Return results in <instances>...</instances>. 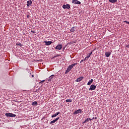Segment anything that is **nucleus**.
I'll return each instance as SVG.
<instances>
[{
    "instance_id": "1",
    "label": "nucleus",
    "mask_w": 129,
    "mask_h": 129,
    "mask_svg": "<svg viewBox=\"0 0 129 129\" xmlns=\"http://www.w3.org/2000/svg\"><path fill=\"white\" fill-rule=\"evenodd\" d=\"M75 65H77V63H73L71 65H70L67 70H66V72H65V74H68L69 72H70V71H71V69H72V68H73V67L74 66H75Z\"/></svg>"
},
{
    "instance_id": "2",
    "label": "nucleus",
    "mask_w": 129,
    "mask_h": 129,
    "mask_svg": "<svg viewBox=\"0 0 129 129\" xmlns=\"http://www.w3.org/2000/svg\"><path fill=\"white\" fill-rule=\"evenodd\" d=\"M5 115L7 117H16V114H13V113H6Z\"/></svg>"
},
{
    "instance_id": "3",
    "label": "nucleus",
    "mask_w": 129,
    "mask_h": 129,
    "mask_svg": "<svg viewBox=\"0 0 129 129\" xmlns=\"http://www.w3.org/2000/svg\"><path fill=\"white\" fill-rule=\"evenodd\" d=\"M62 48H63V45L59 43L56 47L55 50H61Z\"/></svg>"
},
{
    "instance_id": "4",
    "label": "nucleus",
    "mask_w": 129,
    "mask_h": 129,
    "mask_svg": "<svg viewBox=\"0 0 129 129\" xmlns=\"http://www.w3.org/2000/svg\"><path fill=\"white\" fill-rule=\"evenodd\" d=\"M92 54V51H91L89 55L86 57L84 59L81 60L80 63H82V62H83V61H85L87 59H88V58H89V57H90V56H91V54Z\"/></svg>"
},
{
    "instance_id": "5",
    "label": "nucleus",
    "mask_w": 129,
    "mask_h": 129,
    "mask_svg": "<svg viewBox=\"0 0 129 129\" xmlns=\"http://www.w3.org/2000/svg\"><path fill=\"white\" fill-rule=\"evenodd\" d=\"M62 9H64V10L66 9H68V10H69L70 9V5L69 4L63 5L62 6Z\"/></svg>"
},
{
    "instance_id": "6",
    "label": "nucleus",
    "mask_w": 129,
    "mask_h": 129,
    "mask_svg": "<svg viewBox=\"0 0 129 129\" xmlns=\"http://www.w3.org/2000/svg\"><path fill=\"white\" fill-rule=\"evenodd\" d=\"M95 89H96V86L94 85H91L90 88L89 89V90H95Z\"/></svg>"
},
{
    "instance_id": "7",
    "label": "nucleus",
    "mask_w": 129,
    "mask_h": 129,
    "mask_svg": "<svg viewBox=\"0 0 129 129\" xmlns=\"http://www.w3.org/2000/svg\"><path fill=\"white\" fill-rule=\"evenodd\" d=\"M44 43H45L46 46H50V45H51V44H52L53 42H52V41H44Z\"/></svg>"
},
{
    "instance_id": "8",
    "label": "nucleus",
    "mask_w": 129,
    "mask_h": 129,
    "mask_svg": "<svg viewBox=\"0 0 129 129\" xmlns=\"http://www.w3.org/2000/svg\"><path fill=\"white\" fill-rule=\"evenodd\" d=\"M82 110L81 109H78L77 110H76L74 112V114H78V113H81Z\"/></svg>"
},
{
    "instance_id": "9",
    "label": "nucleus",
    "mask_w": 129,
    "mask_h": 129,
    "mask_svg": "<svg viewBox=\"0 0 129 129\" xmlns=\"http://www.w3.org/2000/svg\"><path fill=\"white\" fill-rule=\"evenodd\" d=\"M27 7H30V6H31V5H32V4H33V1L29 0L28 1H27Z\"/></svg>"
},
{
    "instance_id": "10",
    "label": "nucleus",
    "mask_w": 129,
    "mask_h": 129,
    "mask_svg": "<svg viewBox=\"0 0 129 129\" xmlns=\"http://www.w3.org/2000/svg\"><path fill=\"white\" fill-rule=\"evenodd\" d=\"M84 78L83 77H80V78H78L77 80H76V82H80L82 79Z\"/></svg>"
},
{
    "instance_id": "11",
    "label": "nucleus",
    "mask_w": 129,
    "mask_h": 129,
    "mask_svg": "<svg viewBox=\"0 0 129 129\" xmlns=\"http://www.w3.org/2000/svg\"><path fill=\"white\" fill-rule=\"evenodd\" d=\"M111 54V52H105V56L108 58V57H109V56H110Z\"/></svg>"
},
{
    "instance_id": "12",
    "label": "nucleus",
    "mask_w": 129,
    "mask_h": 129,
    "mask_svg": "<svg viewBox=\"0 0 129 129\" xmlns=\"http://www.w3.org/2000/svg\"><path fill=\"white\" fill-rule=\"evenodd\" d=\"M53 76H54V75H52L49 77V78L48 79V81H49V82H51V81H52V80L54 79V78L53 77Z\"/></svg>"
},
{
    "instance_id": "13",
    "label": "nucleus",
    "mask_w": 129,
    "mask_h": 129,
    "mask_svg": "<svg viewBox=\"0 0 129 129\" xmlns=\"http://www.w3.org/2000/svg\"><path fill=\"white\" fill-rule=\"evenodd\" d=\"M32 105H33V106L38 105V102H37V101L33 102L32 103Z\"/></svg>"
},
{
    "instance_id": "14",
    "label": "nucleus",
    "mask_w": 129,
    "mask_h": 129,
    "mask_svg": "<svg viewBox=\"0 0 129 129\" xmlns=\"http://www.w3.org/2000/svg\"><path fill=\"white\" fill-rule=\"evenodd\" d=\"M93 82V79H91V80H90L88 83H87V85H90L91 84V83H92Z\"/></svg>"
},
{
    "instance_id": "15",
    "label": "nucleus",
    "mask_w": 129,
    "mask_h": 129,
    "mask_svg": "<svg viewBox=\"0 0 129 129\" xmlns=\"http://www.w3.org/2000/svg\"><path fill=\"white\" fill-rule=\"evenodd\" d=\"M74 4L75 5H81V2H80L79 1H76Z\"/></svg>"
},
{
    "instance_id": "16",
    "label": "nucleus",
    "mask_w": 129,
    "mask_h": 129,
    "mask_svg": "<svg viewBox=\"0 0 129 129\" xmlns=\"http://www.w3.org/2000/svg\"><path fill=\"white\" fill-rule=\"evenodd\" d=\"M109 2L113 4L114 3H116V2H117V0H109Z\"/></svg>"
},
{
    "instance_id": "17",
    "label": "nucleus",
    "mask_w": 129,
    "mask_h": 129,
    "mask_svg": "<svg viewBox=\"0 0 129 129\" xmlns=\"http://www.w3.org/2000/svg\"><path fill=\"white\" fill-rule=\"evenodd\" d=\"M16 45L20 46V47H22V46H23V44H21V43L20 42H18V43H16Z\"/></svg>"
},
{
    "instance_id": "18",
    "label": "nucleus",
    "mask_w": 129,
    "mask_h": 129,
    "mask_svg": "<svg viewBox=\"0 0 129 129\" xmlns=\"http://www.w3.org/2000/svg\"><path fill=\"white\" fill-rule=\"evenodd\" d=\"M88 121H89V120L88 118L83 122V123H86V122H88Z\"/></svg>"
},
{
    "instance_id": "19",
    "label": "nucleus",
    "mask_w": 129,
    "mask_h": 129,
    "mask_svg": "<svg viewBox=\"0 0 129 129\" xmlns=\"http://www.w3.org/2000/svg\"><path fill=\"white\" fill-rule=\"evenodd\" d=\"M71 32L72 33L73 32H74V31H75V29H74V27H72L71 29Z\"/></svg>"
},
{
    "instance_id": "20",
    "label": "nucleus",
    "mask_w": 129,
    "mask_h": 129,
    "mask_svg": "<svg viewBox=\"0 0 129 129\" xmlns=\"http://www.w3.org/2000/svg\"><path fill=\"white\" fill-rule=\"evenodd\" d=\"M66 102H72V100L71 99H67L66 100Z\"/></svg>"
},
{
    "instance_id": "21",
    "label": "nucleus",
    "mask_w": 129,
    "mask_h": 129,
    "mask_svg": "<svg viewBox=\"0 0 129 129\" xmlns=\"http://www.w3.org/2000/svg\"><path fill=\"white\" fill-rule=\"evenodd\" d=\"M56 122V121H55V120H53L51 121H50V124H52V123H55Z\"/></svg>"
},
{
    "instance_id": "22",
    "label": "nucleus",
    "mask_w": 129,
    "mask_h": 129,
    "mask_svg": "<svg viewBox=\"0 0 129 129\" xmlns=\"http://www.w3.org/2000/svg\"><path fill=\"white\" fill-rule=\"evenodd\" d=\"M45 82V80H42L41 82H39V84H42V83H44Z\"/></svg>"
},
{
    "instance_id": "23",
    "label": "nucleus",
    "mask_w": 129,
    "mask_h": 129,
    "mask_svg": "<svg viewBox=\"0 0 129 129\" xmlns=\"http://www.w3.org/2000/svg\"><path fill=\"white\" fill-rule=\"evenodd\" d=\"M56 116H57L55 115V114H53V115H52L51 116V117H52V118H53V117H56Z\"/></svg>"
},
{
    "instance_id": "24",
    "label": "nucleus",
    "mask_w": 129,
    "mask_h": 129,
    "mask_svg": "<svg viewBox=\"0 0 129 129\" xmlns=\"http://www.w3.org/2000/svg\"><path fill=\"white\" fill-rule=\"evenodd\" d=\"M75 2H77V0H73L72 3V4H74V3H75Z\"/></svg>"
},
{
    "instance_id": "25",
    "label": "nucleus",
    "mask_w": 129,
    "mask_h": 129,
    "mask_svg": "<svg viewBox=\"0 0 129 129\" xmlns=\"http://www.w3.org/2000/svg\"><path fill=\"white\" fill-rule=\"evenodd\" d=\"M60 114V112H57V113H55V115L57 116L58 115Z\"/></svg>"
},
{
    "instance_id": "26",
    "label": "nucleus",
    "mask_w": 129,
    "mask_h": 129,
    "mask_svg": "<svg viewBox=\"0 0 129 129\" xmlns=\"http://www.w3.org/2000/svg\"><path fill=\"white\" fill-rule=\"evenodd\" d=\"M59 117H57L56 118H55V119H54V120H55V121H57V120H58V119H59Z\"/></svg>"
},
{
    "instance_id": "27",
    "label": "nucleus",
    "mask_w": 129,
    "mask_h": 129,
    "mask_svg": "<svg viewBox=\"0 0 129 129\" xmlns=\"http://www.w3.org/2000/svg\"><path fill=\"white\" fill-rule=\"evenodd\" d=\"M124 23H126V24H128V21H127L126 20H125V21H124Z\"/></svg>"
},
{
    "instance_id": "28",
    "label": "nucleus",
    "mask_w": 129,
    "mask_h": 129,
    "mask_svg": "<svg viewBox=\"0 0 129 129\" xmlns=\"http://www.w3.org/2000/svg\"><path fill=\"white\" fill-rule=\"evenodd\" d=\"M31 33H33V34H35L36 33V32H35L33 30H31Z\"/></svg>"
},
{
    "instance_id": "29",
    "label": "nucleus",
    "mask_w": 129,
    "mask_h": 129,
    "mask_svg": "<svg viewBox=\"0 0 129 129\" xmlns=\"http://www.w3.org/2000/svg\"><path fill=\"white\" fill-rule=\"evenodd\" d=\"M125 47L126 48H129V44L126 45Z\"/></svg>"
},
{
    "instance_id": "30",
    "label": "nucleus",
    "mask_w": 129,
    "mask_h": 129,
    "mask_svg": "<svg viewBox=\"0 0 129 129\" xmlns=\"http://www.w3.org/2000/svg\"><path fill=\"white\" fill-rule=\"evenodd\" d=\"M92 119H97V117H93Z\"/></svg>"
},
{
    "instance_id": "31",
    "label": "nucleus",
    "mask_w": 129,
    "mask_h": 129,
    "mask_svg": "<svg viewBox=\"0 0 129 129\" xmlns=\"http://www.w3.org/2000/svg\"><path fill=\"white\" fill-rule=\"evenodd\" d=\"M88 119H89V120H92V119H91L90 118H88Z\"/></svg>"
},
{
    "instance_id": "32",
    "label": "nucleus",
    "mask_w": 129,
    "mask_h": 129,
    "mask_svg": "<svg viewBox=\"0 0 129 129\" xmlns=\"http://www.w3.org/2000/svg\"><path fill=\"white\" fill-rule=\"evenodd\" d=\"M32 77H34V75H32Z\"/></svg>"
},
{
    "instance_id": "33",
    "label": "nucleus",
    "mask_w": 129,
    "mask_h": 129,
    "mask_svg": "<svg viewBox=\"0 0 129 129\" xmlns=\"http://www.w3.org/2000/svg\"><path fill=\"white\" fill-rule=\"evenodd\" d=\"M63 50H64V49H65V47H63Z\"/></svg>"
}]
</instances>
